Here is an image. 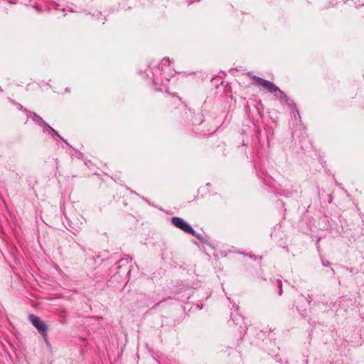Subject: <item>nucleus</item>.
<instances>
[{
  "mask_svg": "<svg viewBox=\"0 0 364 364\" xmlns=\"http://www.w3.org/2000/svg\"><path fill=\"white\" fill-rule=\"evenodd\" d=\"M46 129H48L49 131H50V133L52 134V135H55L57 136L58 138L61 139L65 143H66L68 144V142L66 140H65L64 139H63L60 135L58 133L57 131H55L53 128H52L50 126H49L48 124V126L46 127Z\"/></svg>",
  "mask_w": 364,
  "mask_h": 364,
  "instance_id": "nucleus-6",
  "label": "nucleus"
},
{
  "mask_svg": "<svg viewBox=\"0 0 364 364\" xmlns=\"http://www.w3.org/2000/svg\"><path fill=\"white\" fill-rule=\"evenodd\" d=\"M28 320L44 338L47 337L48 328L46 323L34 314H30Z\"/></svg>",
  "mask_w": 364,
  "mask_h": 364,
  "instance_id": "nucleus-3",
  "label": "nucleus"
},
{
  "mask_svg": "<svg viewBox=\"0 0 364 364\" xmlns=\"http://www.w3.org/2000/svg\"><path fill=\"white\" fill-rule=\"evenodd\" d=\"M171 224L186 233L190 234L199 240L201 238V235L197 233L193 228L181 218L173 217L171 218Z\"/></svg>",
  "mask_w": 364,
  "mask_h": 364,
  "instance_id": "nucleus-1",
  "label": "nucleus"
},
{
  "mask_svg": "<svg viewBox=\"0 0 364 364\" xmlns=\"http://www.w3.org/2000/svg\"><path fill=\"white\" fill-rule=\"evenodd\" d=\"M33 119L38 124H39L41 127H43L44 128H46L48 126V124L40 116L37 115L36 113L33 114Z\"/></svg>",
  "mask_w": 364,
  "mask_h": 364,
  "instance_id": "nucleus-5",
  "label": "nucleus"
},
{
  "mask_svg": "<svg viewBox=\"0 0 364 364\" xmlns=\"http://www.w3.org/2000/svg\"><path fill=\"white\" fill-rule=\"evenodd\" d=\"M253 80V83L256 85L262 87L265 90L269 93H276L279 90V87L273 82L261 78L259 77L252 75L251 73L247 74Z\"/></svg>",
  "mask_w": 364,
  "mask_h": 364,
  "instance_id": "nucleus-2",
  "label": "nucleus"
},
{
  "mask_svg": "<svg viewBox=\"0 0 364 364\" xmlns=\"http://www.w3.org/2000/svg\"><path fill=\"white\" fill-rule=\"evenodd\" d=\"M231 316L232 321L235 322L236 326H239L240 333H245L246 329V323L245 322V318L237 313L232 314Z\"/></svg>",
  "mask_w": 364,
  "mask_h": 364,
  "instance_id": "nucleus-4",
  "label": "nucleus"
},
{
  "mask_svg": "<svg viewBox=\"0 0 364 364\" xmlns=\"http://www.w3.org/2000/svg\"><path fill=\"white\" fill-rule=\"evenodd\" d=\"M277 97H278L280 100L287 101V97L285 93L282 91L279 88V90H277Z\"/></svg>",
  "mask_w": 364,
  "mask_h": 364,
  "instance_id": "nucleus-7",
  "label": "nucleus"
},
{
  "mask_svg": "<svg viewBox=\"0 0 364 364\" xmlns=\"http://www.w3.org/2000/svg\"><path fill=\"white\" fill-rule=\"evenodd\" d=\"M278 286H279V294L282 295V282L281 281H278Z\"/></svg>",
  "mask_w": 364,
  "mask_h": 364,
  "instance_id": "nucleus-9",
  "label": "nucleus"
},
{
  "mask_svg": "<svg viewBox=\"0 0 364 364\" xmlns=\"http://www.w3.org/2000/svg\"><path fill=\"white\" fill-rule=\"evenodd\" d=\"M171 65V60L168 58H164L161 62V67L163 69V66H169Z\"/></svg>",
  "mask_w": 364,
  "mask_h": 364,
  "instance_id": "nucleus-8",
  "label": "nucleus"
},
{
  "mask_svg": "<svg viewBox=\"0 0 364 364\" xmlns=\"http://www.w3.org/2000/svg\"><path fill=\"white\" fill-rule=\"evenodd\" d=\"M34 8L35 9H38V6L37 5H34Z\"/></svg>",
  "mask_w": 364,
  "mask_h": 364,
  "instance_id": "nucleus-10",
  "label": "nucleus"
}]
</instances>
